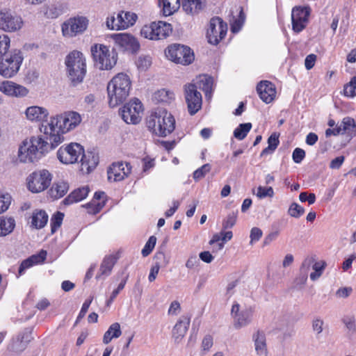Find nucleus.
I'll use <instances>...</instances> for the list:
<instances>
[{
  "instance_id": "nucleus-1",
  "label": "nucleus",
  "mask_w": 356,
  "mask_h": 356,
  "mask_svg": "<svg viewBox=\"0 0 356 356\" xmlns=\"http://www.w3.org/2000/svg\"><path fill=\"white\" fill-rule=\"evenodd\" d=\"M81 115L76 111H68L49 118L46 124L40 127L53 147H56L64 140L63 134L76 128L81 122Z\"/></svg>"
},
{
  "instance_id": "nucleus-2",
  "label": "nucleus",
  "mask_w": 356,
  "mask_h": 356,
  "mask_svg": "<svg viewBox=\"0 0 356 356\" xmlns=\"http://www.w3.org/2000/svg\"><path fill=\"white\" fill-rule=\"evenodd\" d=\"M42 136H33L29 140H25L18 150V159L22 163L34 162L40 159L49 149L55 147L51 146L49 140Z\"/></svg>"
},
{
  "instance_id": "nucleus-3",
  "label": "nucleus",
  "mask_w": 356,
  "mask_h": 356,
  "mask_svg": "<svg viewBox=\"0 0 356 356\" xmlns=\"http://www.w3.org/2000/svg\"><path fill=\"white\" fill-rule=\"evenodd\" d=\"M131 81L128 75L118 73L108 83L107 92L108 104L111 107H115L122 104L129 95Z\"/></svg>"
},
{
  "instance_id": "nucleus-4",
  "label": "nucleus",
  "mask_w": 356,
  "mask_h": 356,
  "mask_svg": "<svg viewBox=\"0 0 356 356\" xmlns=\"http://www.w3.org/2000/svg\"><path fill=\"white\" fill-rule=\"evenodd\" d=\"M67 76L74 86L83 81L86 73V58L79 51H72L65 58Z\"/></svg>"
},
{
  "instance_id": "nucleus-5",
  "label": "nucleus",
  "mask_w": 356,
  "mask_h": 356,
  "mask_svg": "<svg viewBox=\"0 0 356 356\" xmlns=\"http://www.w3.org/2000/svg\"><path fill=\"white\" fill-rule=\"evenodd\" d=\"M147 124L154 134L163 137L172 133L175 127L174 117L164 109L152 114Z\"/></svg>"
},
{
  "instance_id": "nucleus-6",
  "label": "nucleus",
  "mask_w": 356,
  "mask_h": 356,
  "mask_svg": "<svg viewBox=\"0 0 356 356\" xmlns=\"http://www.w3.org/2000/svg\"><path fill=\"white\" fill-rule=\"evenodd\" d=\"M23 60L22 52L13 50L0 58V74L5 78H11L19 71Z\"/></svg>"
},
{
  "instance_id": "nucleus-7",
  "label": "nucleus",
  "mask_w": 356,
  "mask_h": 356,
  "mask_svg": "<svg viewBox=\"0 0 356 356\" xmlns=\"http://www.w3.org/2000/svg\"><path fill=\"white\" fill-rule=\"evenodd\" d=\"M95 65L100 70H111L117 62V55L113 51L103 44H95L91 47Z\"/></svg>"
},
{
  "instance_id": "nucleus-8",
  "label": "nucleus",
  "mask_w": 356,
  "mask_h": 356,
  "mask_svg": "<svg viewBox=\"0 0 356 356\" xmlns=\"http://www.w3.org/2000/svg\"><path fill=\"white\" fill-rule=\"evenodd\" d=\"M165 55L172 61L182 65H189L194 60V54L191 48L181 44L169 46Z\"/></svg>"
},
{
  "instance_id": "nucleus-9",
  "label": "nucleus",
  "mask_w": 356,
  "mask_h": 356,
  "mask_svg": "<svg viewBox=\"0 0 356 356\" xmlns=\"http://www.w3.org/2000/svg\"><path fill=\"white\" fill-rule=\"evenodd\" d=\"M171 32L172 27L170 24L159 21L145 25L140 31V34L147 39L162 40L168 37Z\"/></svg>"
},
{
  "instance_id": "nucleus-10",
  "label": "nucleus",
  "mask_w": 356,
  "mask_h": 356,
  "mask_svg": "<svg viewBox=\"0 0 356 356\" xmlns=\"http://www.w3.org/2000/svg\"><path fill=\"white\" fill-rule=\"evenodd\" d=\"M27 181L29 191L32 193H40L50 185L51 175L47 170H37L29 176Z\"/></svg>"
},
{
  "instance_id": "nucleus-11",
  "label": "nucleus",
  "mask_w": 356,
  "mask_h": 356,
  "mask_svg": "<svg viewBox=\"0 0 356 356\" xmlns=\"http://www.w3.org/2000/svg\"><path fill=\"white\" fill-rule=\"evenodd\" d=\"M143 111V108L140 101L134 99L120 109V114L126 123L136 124L141 120Z\"/></svg>"
},
{
  "instance_id": "nucleus-12",
  "label": "nucleus",
  "mask_w": 356,
  "mask_h": 356,
  "mask_svg": "<svg viewBox=\"0 0 356 356\" xmlns=\"http://www.w3.org/2000/svg\"><path fill=\"white\" fill-rule=\"evenodd\" d=\"M83 153V148L80 144L72 143L60 147L58 150L57 157L63 163L72 164L78 161Z\"/></svg>"
},
{
  "instance_id": "nucleus-13",
  "label": "nucleus",
  "mask_w": 356,
  "mask_h": 356,
  "mask_svg": "<svg viewBox=\"0 0 356 356\" xmlns=\"http://www.w3.org/2000/svg\"><path fill=\"white\" fill-rule=\"evenodd\" d=\"M23 26L22 17L7 8L0 10V29L7 32L19 30Z\"/></svg>"
},
{
  "instance_id": "nucleus-14",
  "label": "nucleus",
  "mask_w": 356,
  "mask_h": 356,
  "mask_svg": "<svg viewBox=\"0 0 356 356\" xmlns=\"http://www.w3.org/2000/svg\"><path fill=\"white\" fill-rule=\"evenodd\" d=\"M88 20L85 17H75L67 19L62 24V32L64 36L72 38L86 31Z\"/></svg>"
},
{
  "instance_id": "nucleus-15",
  "label": "nucleus",
  "mask_w": 356,
  "mask_h": 356,
  "mask_svg": "<svg viewBox=\"0 0 356 356\" xmlns=\"http://www.w3.org/2000/svg\"><path fill=\"white\" fill-rule=\"evenodd\" d=\"M184 96L188 110L191 115L195 114L202 106V95L197 90V86L193 83L184 86Z\"/></svg>"
},
{
  "instance_id": "nucleus-16",
  "label": "nucleus",
  "mask_w": 356,
  "mask_h": 356,
  "mask_svg": "<svg viewBox=\"0 0 356 356\" xmlns=\"http://www.w3.org/2000/svg\"><path fill=\"white\" fill-rule=\"evenodd\" d=\"M227 26L220 17L211 19L207 31V38L209 43L217 44L227 34Z\"/></svg>"
},
{
  "instance_id": "nucleus-17",
  "label": "nucleus",
  "mask_w": 356,
  "mask_h": 356,
  "mask_svg": "<svg viewBox=\"0 0 356 356\" xmlns=\"http://www.w3.org/2000/svg\"><path fill=\"white\" fill-rule=\"evenodd\" d=\"M309 15L310 8L308 7L296 6L293 8L291 20L293 30L295 32L299 33L306 27Z\"/></svg>"
},
{
  "instance_id": "nucleus-18",
  "label": "nucleus",
  "mask_w": 356,
  "mask_h": 356,
  "mask_svg": "<svg viewBox=\"0 0 356 356\" xmlns=\"http://www.w3.org/2000/svg\"><path fill=\"white\" fill-rule=\"evenodd\" d=\"M131 166L129 163H113L107 171L108 179L110 181H120L131 173Z\"/></svg>"
},
{
  "instance_id": "nucleus-19",
  "label": "nucleus",
  "mask_w": 356,
  "mask_h": 356,
  "mask_svg": "<svg viewBox=\"0 0 356 356\" xmlns=\"http://www.w3.org/2000/svg\"><path fill=\"white\" fill-rule=\"evenodd\" d=\"M26 118L33 122H42L46 124L49 116L48 110L42 106H29L24 112Z\"/></svg>"
},
{
  "instance_id": "nucleus-20",
  "label": "nucleus",
  "mask_w": 356,
  "mask_h": 356,
  "mask_svg": "<svg viewBox=\"0 0 356 356\" xmlns=\"http://www.w3.org/2000/svg\"><path fill=\"white\" fill-rule=\"evenodd\" d=\"M260 99L266 104L270 103L275 97L276 90L273 84L268 81H261L257 86Z\"/></svg>"
},
{
  "instance_id": "nucleus-21",
  "label": "nucleus",
  "mask_w": 356,
  "mask_h": 356,
  "mask_svg": "<svg viewBox=\"0 0 356 356\" xmlns=\"http://www.w3.org/2000/svg\"><path fill=\"white\" fill-rule=\"evenodd\" d=\"M138 17L134 13L121 11L117 14V25H111L114 19H111V26L114 29H126L133 26L136 22Z\"/></svg>"
},
{
  "instance_id": "nucleus-22",
  "label": "nucleus",
  "mask_w": 356,
  "mask_h": 356,
  "mask_svg": "<svg viewBox=\"0 0 356 356\" xmlns=\"http://www.w3.org/2000/svg\"><path fill=\"white\" fill-rule=\"evenodd\" d=\"M116 43L127 50L136 52L139 49L140 44L137 40L127 33L115 34L113 36Z\"/></svg>"
},
{
  "instance_id": "nucleus-23",
  "label": "nucleus",
  "mask_w": 356,
  "mask_h": 356,
  "mask_svg": "<svg viewBox=\"0 0 356 356\" xmlns=\"http://www.w3.org/2000/svg\"><path fill=\"white\" fill-rule=\"evenodd\" d=\"M81 157V170L83 173L88 174L94 170L99 163L98 155L92 152H84Z\"/></svg>"
},
{
  "instance_id": "nucleus-24",
  "label": "nucleus",
  "mask_w": 356,
  "mask_h": 356,
  "mask_svg": "<svg viewBox=\"0 0 356 356\" xmlns=\"http://www.w3.org/2000/svg\"><path fill=\"white\" fill-rule=\"evenodd\" d=\"M190 321L189 316H182L174 326L172 336L176 343H179L185 336L190 325Z\"/></svg>"
},
{
  "instance_id": "nucleus-25",
  "label": "nucleus",
  "mask_w": 356,
  "mask_h": 356,
  "mask_svg": "<svg viewBox=\"0 0 356 356\" xmlns=\"http://www.w3.org/2000/svg\"><path fill=\"white\" fill-rule=\"evenodd\" d=\"M311 262V259H305L302 261L300 268V273L293 281L295 288L300 289L305 285L308 277V273L310 270Z\"/></svg>"
},
{
  "instance_id": "nucleus-26",
  "label": "nucleus",
  "mask_w": 356,
  "mask_h": 356,
  "mask_svg": "<svg viewBox=\"0 0 356 356\" xmlns=\"http://www.w3.org/2000/svg\"><path fill=\"white\" fill-rule=\"evenodd\" d=\"M90 188L88 186L74 189L70 195L63 200L65 205H70L76 202H79L84 200L88 195Z\"/></svg>"
},
{
  "instance_id": "nucleus-27",
  "label": "nucleus",
  "mask_w": 356,
  "mask_h": 356,
  "mask_svg": "<svg viewBox=\"0 0 356 356\" xmlns=\"http://www.w3.org/2000/svg\"><path fill=\"white\" fill-rule=\"evenodd\" d=\"M33 339L31 337V331L26 330L22 335H19L10 345V350L13 352L19 353L22 352L26 347L29 342Z\"/></svg>"
},
{
  "instance_id": "nucleus-28",
  "label": "nucleus",
  "mask_w": 356,
  "mask_h": 356,
  "mask_svg": "<svg viewBox=\"0 0 356 356\" xmlns=\"http://www.w3.org/2000/svg\"><path fill=\"white\" fill-rule=\"evenodd\" d=\"M116 262L117 257L114 255L111 254L106 256L100 265L99 272L96 275V279H99L102 276H108L111 273L112 269Z\"/></svg>"
},
{
  "instance_id": "nucleus-29",
  "label": "nucleus",
  "mask_w": 356,
  "mask_h": 356,
  "mask_svg": "<svg viewBox=\"0 0 356 356\" xmlns=\"http://www.w3.org/2000/svg\"><path fill=\"white\" fill-rule=\"evenodd\" d=\"M253 310L252 308H246L241 311L240 314L234 318V327L240 329L249 325L252 321Z\"/></svg>"
},
{
  "instance_id": "nucleus-30",
  "label": "nucleus",
  "mask_w": 356,
  "mask_h": 356,
  "mask_svg": "<svg viewBox=\"0 0 356 356\" xmlns=\"http://www.w3.org/2000/svg\"><path fill=\"white\" fill-rule=\"evenodd\" d=\"M46 256L47 252L41 250L38 254L32 255L29 258L24 260L19 268V274L21 275L26 269L33 266V265L43 262Z\"/></svg>"
},
{
  "instance_id": "nucleus-31",
  "label": "nucleus",
  "mask_w": 356,
  "mask_h": 356,
  "mask_svg": "<svg viewBox=\"0 0 356 356\" xmlns=\"http://www.w3.org/2000/svg\"><path fill=\"white\" fill-rule=\"evenodd\" d=\"M205 0H184L182 8L189 15H195L204 9Z\"/></svg>"
},
{
  "instance_id": "nucleus-32",
  "label": "nucleus",
  "mask_w": 356,
  "mask_h": 356,
  "mask_svg": "<svg viewBox=\"0 0 356 356\" xmlns=\"http://www.w3.org/2000/svg\"><path fill=\"white\" fill-rule=\"evenodd\" d=\"M69 190V184L65 181L54 182L49 191V195L53 199H59L63 197Z\"/></svg>"
},
{
  "instance_id": "nucleus-33",
  "label": "nucleus",
  "mask_w": 356,
  "mask_h": 356,
  "mask_svg": "<svg viewBox=\"0 0 356 356\" xmlns=\"http://www.w3.org/2000/svg\"><path fill=\"white\" fill-rule=\"evenodd\" d=\"M15 225L14 218L10 216L0 217V236H6L12 233Z\"/></svg>"
},
{
  "instance_id": "nucleus-34",
  "label": "nucleus",
  "mask_w": 356,
  "mask_h": 356,
  "mask_svg": "<svg viewBox=\"0 0 356 356\" xmlns=\"http://www.w3.org/2000/svg\"><path fill=\"white\" fill-rule=\"evenodd\" d=\"M252 339L254 342L255 350L258 355H265L266 353V343L265 334L259 331H257L252 336Z\"/></svg>"
},
{
  "instance_id": "nucleus-35",
  "label": "nucleus",
  "mask_w": 356,
  "mask_h": 356,
  "mask_svg": "<svg viewBox=\"0 0 356 356\" xmlns=\"http://www.w3.org/2000/svg\"><path fill=\"white\" fill-rule=\"evenodd\" d=\"M122 334L120 325L118 323H114L110 325L108 330L104 333L103 342L108 344L114 338H118Z\"/></svg>"
},
{
  "instance_id": "nucleus-36",
  "label": "nucleus",
  "mask_w": 356,
  "mask_h": 356,
  "mask_svg": "<svg viewBox=\"0 0 356 356\" xmlns=\"http://www.w3.org/2000/svg\"><path fill=\"white\" fill-rule=\"evenodd\" d=\"M48 215L44 211H37L33 213L31 224L36 229H41L47 224Z\"/></svg>"
},
{
  "instance_id": "nucleus-37",
  "label": "nucleus",
  "mask_w": 356,
  "mask_h": 356,
  "mask_svg": "<svg viewBox=\"0 0 356 356\" xmlns=\"http://www.w3.org/2000/svg\"><path fill=\"white\" fill-rule=\"evenodd\" d=\"M305 259H311L312 260L310 268H312L314 272L310 274V279L315 281L321 276L325 268V263L323 261H316L314 257L311 256L307 257Z\"/></svg>"
},
{
  "instance_id": "nucleus-38",
  "label": "nucleus",
  "mask_w": 356,
  "mask_h": 356,
  "mask_svg": "<svg viewBox=\"0 0 356 356\" xmlns=\"http://www.w3.org/2000/svg\"><path fill=\"white\" fill-rule=\"evenodd\" d=\"M175 98L174 93L165 89H161L156 92H154L153 95L154 101L159 103H170Z\"/></svg>"
},
{
  "instance_id": "nucleus-39",
  "label": "nucleus",
  "mask_w": 356,
  "mask_h": 356,
  "mask_svg": "<svg viewBox=\"0 0 356 356\" xmlns=\"http://www.w3.org/2000/svg\"><path fill=\"white\" fill-rule=\"evenodd\" d=\"M213 81L212 77L202 75L200 76L199 87L205 92L206 97H211Z\"/></svg>"
},
{
  "instance_id": "nucleus-40",
  "label": "nucleus",
  "mask_w": 356,
  "mask_h": 356,
  "mask_svg": "<svg viewBox=\"0 0 356 356\" xmlns=\"http://www.w3.org/2000/svg\"><path fill=\"white\" fill-rule=\"evenodd\" d=\"M279 136L274 133L270 136L268 139V147L262 150L260 156L262 157L266 155L271 154L276 149L279 145Z\"/></svg>"
},
{
  "instance_id": "nucleus-41",
  "label": "nucleus",
  "mask_w": 356,
  "mask_h": 356,
  "mask_svg": "<svg viewBox=\"0 0 356 356\" xmlns=\"http://www.w3.org/2000/svg\"><path fill=\"white\" fill-rule=\"evenodd\" d=\"M160 5L163 6V13L165 16L173 14L179 7V0H176L175 3L172 4L170 0H159Z\"/></svg>"
},
{
  "instance_id": "nucleus-42",
  "label": "nucleus",
  "mask_w": 356,
  "mask_h": 356,
  "mask_svg": "<svg viewBox=\"0 0 356 356\" xmlns=\"http://www.w3.org/2000/svg\"><path fill=\"white\" fill-rule=\"evenodd\" d=\"M251 128L252 124L250 122L240 124L234 131V136L236 139L241 140L246 137Z\"/></svg>"
},
{
  "instance_id": "nucleus-43",
  "label": "nucleus",
  "mask_w": 356,
  "mask_h": 356,
  "mask_svg": "<svg viewBox=\"0 0 356 356\" xmlns=\"http://www.w3.org/2000/svg\"><path fill=\"white\" fill-rule=\"evenodd\" d=\"M342 322L349 333L354 334L356 332V319L354 314L344 315L342 318Z\"/></svg>"
},
{
  "instance_id": "nucleus-44",
  "label": "nucleus",
  "mask_w": 356,
  "mask_h": 356,
  "mask_svg": "<svg viewBox=\"0 0 356 356\" xmlns=\"http://www.w3.org/2000/svg\"><path fill=\"white\" fill-rule=\"evenodd\" d=\"M339 126L341 127L342 134L356 131V122L350 117L344 118Z\"/></svg>"
},
{
  "instance_id": "nucleus-45",
  "label": "nucleus",
  "mask_w": 356,
  "mask_h": 356,
  "mask_svg": "<svg viewBox=\"0 0 356 356\" xmlns=\"http://www.w3.org/2000/svg\"><path fill=\"white\" fill-rule=\"evenodd\" d=\"M105 197L106 195L104 192H96L94 195L92 203L87 204V207H89L90 204L95 205L97 208L95 213H97L104 207Z\"/></svg>"
},
{
  "instance_id": "nucleus-46",
  "label": "nucleus",
  "mask_w": 356,
  "mask_h": 356,
  "mask_svg": "<svg viewBox=\"0 0 356 356\" xmlns=\"http://www.w3.org/2000/svg\"><path fill=\"white\" fill-rule=\"evenodd\" d=\"M343 95L348 97H354L356 96V77L351 78L349 83L343 87Z\"/></svg>"
},
{
  "instance_id": "nucleus-47",
  "label": "nucleus",
  "mask_w": 356,
  "mask_h": 356,
  "mask_svg": "<svg viewBox=\"0 0 356 356\" xmlns=\"http://www.w3.org/2000/svg\"><path fill=\"white\" fill-rule=\"evenodd\" d=\"M10 43V40L7 35H0V58L9 53Z\"/></svg>"
},
{
  "instance_id": "nucleus-48",
  "label": "nucleus",
  "mask_w": 356,
  "mask_h": 356,
  "mask_svg": "<svg viewBox=\"0 0 356 356\" xmlns=\"http://www.w3.org/2000/svg\"><path fill=\"white\" fill-rule=\"evenodd\" d=\"M237 212H232L227 215L225 219L223 220L222 226V229L225 230L232 228L236 222Z\"/></svg>"
},
{
  "instance_id": "nucleus-49",
  "label": "nucleus",
  "mask_w": 356,
  "mask_h": 356,
  "mask_svg": "<svg viewBox=\"0 0 356 356\" xmlns=\"http://www.w3.org/2000/svg\"><path fill=\"white\" fill-rule=\"evenodd\" d=\"M304 213V208L296 202L292 203L288 210L289 215L296 218H300Z\"/></svg>"
},
{
  "instance_id": "nucleus-50",
  "label": "nucleus",
  "mask_w": 356,
  "mask_h": 356,
  "mask_svg": "<svg viewBox=\"0 0 356 356\" xmlns=\"http://www.w3.org/2000/svg\"><path fill=\"white\" fill-rule=\"evenodd\" d=\"M156 243V237L154 236H151L141 251L142 255L145 257H147L154 248Z\"/></svg>"
},
{
  "instance_id": "nucleus-51",
  "label": "nucleus",
  "mask_w": 356,
  "mask_h": 356,
  "mask_svg": "<svg viewBox=\"0 0 356 356\" xmlns=\"http://www.w3.org/2000/svg\"><path fill=\"white\" fill-rule=\"evenodd\" d=\"M29 93V90L21 85L15 83L13 90L10 97H24Z\"/></svg>"
},
{
  "instance_id": "nucleus-52",
  "label": "nucleus",
  "mask_w": 356,
  "mask_h": 356,
  "mask_svg": "<svg viewBox=\"0 0 356 356\" xmlns=\"http://www.w3.org/2000/svg\"><path fill=\"white\" fill-rule=\"evenodd\" d=\"M64 215L60 212H57L51 219V232L54 233L60 227L63 220Z\"/></svg>"
},
{
  "instance_id": "nucleus-53",
  "label": "nucleus",
  "mask_w": 356,
  "mask_h": 356,
  "mask_svg": "<svg viewBox=\"0 0 356 356\" xmlns=\"http://www.w3.org/2000/svg\"><path fill=\"white\" fill-rule=\"evenodd\" d=\"M256 195L259 199H263L267 197H272L274 195V191L272 187H264L259 186L257 188Z\"/></svg>"
},
{
  "instance_id": "nucleus-54",
  "label": "nucleus",
  "mask_w": 356,
  "mask_h": 356,
  "mask_svg": "<svg viewBox=\"0 0 356 356\" xmlns=\"http://www.w3.org/2000/svg\"><path fill=\"white\" fill-rule=\"evenodd\" d=\"M10 202L11 197L10 195L0 194V214L8 210Z\"/></svg>"
},
{
  "instance_id": "nucleus-55",
  "label": "nucleus",
  "mask_w": 356,
  "mask_h": 356,
  "mask_svg": "<svg viewBox=\"0 0 356 356\" xmlns=\"http://www.w3.org/2000/svg\"><path fill=\"white\" fill-rule=\"evenodd\" d=\"M211 170V165L208 163L203 165L200 168L197 169L193 173V178L195 180H199L203 178L205 175Z\"/></svg>"
},
{
  "instance_id": "nucleus-56",
  "label": "nucleus",
  "mask_w": 356,
  "mask_h": 356,
  "mask_svg": "<svg viewBox=\"0 0 356 356\" xmlns=\"http://www.w3.org/2000/svg\"><path fill=\"white\" fill-rule=\"evenodd\" d=\"M44 15L47 18H51V19L56 18L61 13L60 10L54 6H51L50 7H44Z\"/></svg>"
},
{
  "instance_id": "nucleus-57",
  "label": "nucleus",
  "mask_w": 356,
  "mask_h": 356,
  "mask_svg": "<svg viewBox=\"0 0 356 356\" xmlns=\"http://www.w3.org/2000/svg\"><path fill=\"white\" fill-rule=\"evenodd\" d=\"M244 15L242 11L240 12L239 17L234 20L233 23L231 25V31L233 33H237L241 29L243 24L244 22Z\"/></svg>"
},
{
  "instance_id": "nucleus-58",
  "label": "nucleus",
  "mask_w": 356,
  "mask_h": 356,
  "mask_svg": "<svg viewBox=\"0 0 356 356\" xmlns=\"http://www.w3.org/2000/svg\"><path fill=\"white\" fill-rule=\"evenodd\" d=\"M14 84V82L10 81H4L1 82L0 92H3L6 95L10 96Z\"/></svg>"
},
{
  "instance_id": "nucleus-59",
  "label": "nucleus",
  "mask_w": 356,
  "mask_h": 356,
  "mask_svg": "<svg viewBox=\"0 0 356 356\" xmlns=\"http://www.w3.org/2000/svg\"><path fill=\"white\" fill-rule=\"evenodd\" d=\"M152 64L149 56H140L137 60V66L141 70H146Z\"/></svg>"
},
{
  "instance_id": "nucleus-60",
  "label": "nucleus",
  "mask_w": 356,
  "mask_h": 356,
  "mask_svg": "<svg viewBox=\"0 0 356 356\" xmlns=\"http://www.w3.org/2000/svg\"><path fill=\"white\" fill-rule=\"evenodd\" d=\"M213 344V337L211 335H206L202 341V351L203 353L209 352Z\"/></svg>"
},
{
  "instance_id": "nucleus-61",
  "label": "nucleus",
  "mask_w": 356,
  "mask_h": 356,
  "mask_svg": "<svg viewBox=\"0 0 356 356\" xmlns=\"http://www.w3.org/2000/svg\"><path fill=\"white\" fill-rule=\"evenodd\" d=\"M292 157L296 163H300L305 157V152L304 149L297 147L293 150Z\"/></svg>"
},
{
  "instance_id": "nucleus-62",
  "label": "nucleus",
  "mask_w": 356,
  "mask_h": 356,
  "mask_svg": "<svg viewBox=\"0 0 356 356\" xmlns=\"http://www.w3.org/2000/svg\"><path fill=\"white\" fill-rule=\"evenodd\" d=\"M92 301V297H90L89 299L86 300L83 305H82V307L81 309V311L79 312V314L77 317V319L76 321V323H77L81 318H83L86 314L87 313L88 310V308L91 304Z\"/></svg>"
},
{
  "instance_id": "nucleus-63",
  "label": "nucleus",
  "mask_w": 356,
  "mask_h": 356,
  "mask_svg": "<svg viewBox=\"0 0 356 356\" xmlns=\"http://www.w3.org/2000/svg\"><path fill=\"white\" fill-rule=\"evenodd\" d=\"M299 200L302 202L307 201L309 204H312L316 201V195L314 193H310L308 195L306 192H302L299 195Z\"/></svg>"
},
{
  "instance_id": "nucleus-64",
  "label": "nucleus",
  "mask_w": 356,
  "mask_h": 356,
  "mask_svg": "<svg viewBox=\"0 0 356 356\" xmlns=\"http://www.w3.org/2000/svg\"><path fill=\"white\" fill-rule=\"evenodd\" d=\"M262 231L258 227H253L250 231V243L258 241L262 236Z\"/></svg>"
}]
</instances>
